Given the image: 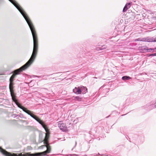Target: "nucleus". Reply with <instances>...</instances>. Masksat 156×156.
Listing matches in <instances>:
<instances>
[{"instance_id": "nucleus-2", "label": "nucleus", "mask_w": 156, "mask_h": 156, "mask_svg": "<svg viewBox=\"0 0 156 156\" xmlns=\"http://www.w3.org/2000/svg\"><path fill=\"white\" fill-rule=\"evenodd\" d=\"M49 137V134L48 131L46 134L44 140V143L45 144V147H47V149L46 151L40 153H36L34 154H31L29 153H27L24 154H20L18 155L17 154L9 152L2 149L0 147V151L3 154L6 156H42L46 155L47 154L49 153L51 151V147L49 145L48 139Z\"/></svg>"}, {"instance_id": "nucleus-3", "label": "nucleus", "mask_w": 156, "mask_h": 156, "mask_svg": "<svg viewBox=\"0 0 156 156\" xmlns=\"http://www.w3.org/2000/svg\"><path fill=\"white\" fill-rule=\"evenodd\" d=\"M17 8V9L19 10L20 12L21 13L22 15L24 17H25L27 15L24 11L22 8L20 6V5L15 0H9Z\"/></svg>"}, {"instance_id": "nucleus-9", "label": "nucleus", "mask_w": 156, "mask_h": 156, "mask_svg": "<svg viewBox=\"0 0 156 156\" xmlns=\"http://www.w3.org/2000/svg\"><path fill=\"white\" fill-rule=\"evenodd\" d=\"M13 83L12 82H10L9 85V88L10 90V94L11 96L12 97V98L13 100H14V97H15V95L14 94L13 91Z\"/></svg>"}, {"instance_id": "nucleus-16", "label": "nucleus", "mask_w": 156, "mask_h": 156, "mask_svg": "<svg viewBox=\"0 0 156 156\" xmlns=\"http://www.w3.org/2000/svg\"><path fill=\"white\" fill-rule=\"evenodd\" d=\"M129 9V8L127 7V6L125 5L123 9V12H125L126 11V10Z\"/></svg>"}, {"instance_id": "nucleus-6", "label": "nucleus", "mask_w": 156, "mask_h": 156, "mask_svg": "<svg viewBox=\"0 0 156 156\" xmlns=\"http://www.w3.org/2000/svg\"><path fill=\"white\" fill-rule=\"evenodd\" d=\"M135 41H143L145 42H156V38H138V39H136L135 40Z\"/></svg>"}, {"instance_id": "nucleus-4", "label": "nucleus", "mask_w": 156, "mask_h": 156, "mask_svg": "<svg viewBox=\"0 0 156 156\" xmlns=\"http://www.w3.org/2000/svg\"><path fill=\"white\" fill-rule=\"evenodd\" d=\"M29 112H28V113H27L28 115H30V116L34 119L35 120H36L37 122H38L40 124H41L42 126V127L44 128L45 130L46 133H48V130L46 128V126L45 125L43 122L41 120L38 118H37L36 115L31 114V111L30 110H29Z\"/></svg>"}, {"instance_id": "nucleus-7", "label": "nucleus", "mask_w": 156, "mask_h": 156, "mask_svg": "<svg viewBox=\"0 0 156 156\" xmlns=\"http://www.w3.org/2000/svg\"><path fill=\"white\" fill-rule=\"evenodd\" d=\"M14 100H13L15 102L16 104L18 106V107L22 109L26 113H28V112H29V110L27 109L25 107L22 106L18 102L16 99L15 96L14 97Z\"/></svg>"}, {"instance_id": "nucleus-8", "label": "nucleus", "mask_w": 156, "mask_h": 156, "mask_svg": "<svg viewBox=\"0 0 156 156\" xmlns=\"http://www.w3.org/2000/svg\"><path fill=\"white\" fill-rule=\"evenodd\" d=\"M58 127L60 130L64 132H66L68 131V129L66 125L64 123H58Z\"/></svg>"}, {"instance_id": "nucleus-23", "label": "nucleus", "mask_w": 156, "mask_h": 156, "mask_svg": "<svg viewBox=\"0 0 156 156\" xmlns=\"http://www.w3.org/2000/svg\"><path fill=\"white\" fill-rule=\"evenodd\" d=\"M155 54H156V53H155Z\"/></svg>"}, {"instance_id": "nucleus-15", "label": "nucleus", "mask_w": 156, "mask_h": 156, "mask_svg": "<svg viewBox=\"0 0 156 156\" xmlns=\"http://www.w3.org/2000/svg\"><path fill=\"white\" fill-rule=\"evenodd\" d=\"M82 98L79 96H76L74 97V100L76 101H80L82 100Z\"/></svg>"}, {"instance_id": "nucleus-19", "label": "nucleus", "mask_w": 156, "mask_h": 156, "mask_svg": "<svg viewBox=\"0 0 156 156\" xmlns=\"http://www.w3.org/2000/svg\"><path fill=\"white\" fill-rule=\"evenodd\" d=\"M9 81L10 82H12L13 81V79L11 77L9 79Z\"/></svg>"}, {"instance_id": "nucleus-5", "label": "nucleus", "mask_w": 156, "mask_h": 156, "mask_svg": "<svg viewBox=\"0 0 156 156\" xmlns=\"http://www.w3.org/2000/svg\"><path fill=\"white\" fill-rule=\"evenodd\" d=\"M29 66L27 65L26 64H24L20 68L17 69L14 71V74L11 76L12 78L14 79L16 75L19 74V73L22 72L23 70H24Z\"/></svg>"}, {"instance_id": "nucleus-14", "label": "nucleus", "mask_w": 156, "mask_h": 156, "mask_svg": "<svg viewBox=\"0 0 156 156\" xmlns=\"http://www.w3.org/2000/svg\"><path fill=\"white\" fill-rule=\"evenodd\" d=\"M122 80H130L131 79V78L129 76H123L122 77Z\"/></svg>"}, {"instance_id": "nucleus-12", "label": "nucleus", "mask_w": 156, "mask_h": 156, "mask_svg": "<svg viewBox=\"0 0 156 156\" xmlns=\"http://www.w3.org/2000/svg\"><path fill=\"white\" fill-rule=\"evenodd\" d=\"M81 88V93L82 92L83 94H85L87 92V89L86 87L82 86L80 87Z\"/></svg>"}, {"instance_id": "nucleus-22", "label": "nucleus", "mask_w": 156, "mask_h": 156, "mask_svg": "<svg viewBox=\"0 0 156 156\" xmlns=\"http://www.w3.org/2000/svg\"><path fill=\"white\" fill-rule=\"evenodd\" d=\"M154 107H155V108H156V101H155V102L154 104Z\"/></svg>"}, {"instance_id": "nucleus-20", "label": "nucleus", "mask_w": 156, "mask_h": 156, "mask_svg": "<svg viewBox=\"0 0 156 156\" xmlns=\"http://www.w3.org/2000/svg\"><path fill=\"white\" fill-rule=\"evenodd\" d=\"M45 146V145H41L40 147H39V148L40 149L42 148L43 147Z\"/></svg>"}, {"instance_id": "nucleus-11", "label": "nucleus", "mask_w": 156, "mask_h": 156, "mask_svg": "<svg viewBox=\"0 0 156 156\" xmlns=\"http://www.w3.org/2000/svg\"><path fill=\"white\" fill-rule=\"evenodd\" d=\"M144 47H142V49H143V50H144L145 51H146V52H153L155 51L154 50H156V48H150V49H147V48H144Z\"/></svg>"}, {"instance_id": "nucleus-17", "label": "nucleus", "mask_w": 156, "mask_h": 156, "mask_svg": "<svg viewBox=\"0 0 156 156\" xmlns=\"http://www.w3.org/2000/svg\"><path fill=\"white\" fill-rule=\"evenodd\" d=\"M132 3H127L126 4V5L127 6V7L129 8L130 6L132 5Z\"/></svg>"}, {"instance_id": "nucleus-1", "label": "nucleus", "mask_w": 156, "mask_h": 156, "mask_svg": "<svg viewBox=\"0 0 156 156\" xmlns=\"http://www.w3.org/2000/svg\"><path fill=\"white\" fill-rule=\"evenodd\" d=\"M24 18L27 23L31 30L34 41V48L32 55L29 60L25 64L29 67L34 61L37 54L38 49L37 39L36 32L34 25L29 17L27 16Z\"/></svg>"}, {"instance_id": "nucleus-13", "label": "nucleus", "mask_w": 156, "mask_h": 156, "mask_svg": "<svg viewBox=\"0 0 156 156\" xmlns=\"http://www.w3.org/2000/svg\"><path fill=\"white\" fill-rule=\"evenodd\" d=\"M107 46L105 45H103L100 47H98L96 48V50L98 51L100 50H102L105 49L107 48Z\"/></svg>"}, {"instance_id": "nucleus-21", "label": "nucleus", "mask_w": 156, "mask_h": 156, "mask_svg": "<svg viewBox=\"0 0 156 156\" xmlns=\"http://www.w3.org/2000/svg\"><path fill=\"white\" fill-rule=\"evenodd\" d=\"M33 76V77H37L38 78H41V76H34V75Z\"/></svg>"}, {"instance_id": "nucleus-18", "label": "nucleus", "mask_w": 156, "mask_h": 156, "mask_svg": "<svg viewBox=\"0 0 156 156\" xmlns=\"http://www.w3.org/2000/svg\"><path fill=\"white\" fill-rule=\"evenodd\" d=\"M147 55H148V56H156V54H155V53H154V54H148Z\"/></svg>"}, {"instance_id": "nucleus-10", "label": "nucleus", "mask_w": 156, "mask_h": 156, "mask_svg": "<svg viewBox=\"0 0 156 156\" xmlns=\"http://www.w3.org/2000/svg\"><path fill=\"white\" fill-rule=\"evenodd\" d=\"M73 91L74 93L75 94H81V90L80 87H75V88L73 90Z\"/></svg>"}]
</instances>
